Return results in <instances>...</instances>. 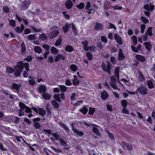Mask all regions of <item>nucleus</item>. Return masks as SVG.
Listing matches in <instances>:
<instances>
[{
  "label": "nucleus",
  "mask_w": 155,
  "mask_h": 155,
  "mask_svg": "<svg viewBox=\"0 0 155 155\" xmlns=\"http://www.w3.org/2000/svg\"><path fill=\"white\" fill-rule=\"evenodd\" d=\"M24 68H25L27 71H29V64L27 62L24 63L22 61L17 62V64L14 66V68L15 69H17L22 71Z\"/></svg>",
  "instance_id": "nucleus-1"
},
{
  "label": "nucleus",
  "mask_w": 155,
  "mask_h": 155,
  "mask_svg": "<svg viewBox=\"0 0 155 155\" xmlns=\"http://www.w3.org/2000/svg\"><path fill=\"white\" fill-rule=\"evenodd\" d=\"M112 66L111 64L108 61L107 65L104 62H103L102 63L101 66L103 70L104 71L107 72L109 74H111L110 70L111 69Z\"/></svg>",
  "instance_id": "nucleus-2"
},
{
  "label": "nucleus",
  "mask_w": 155,
  "mask_h": 155,
  "mask_svg": "<svg viewBox=\"0 0 155 155\" xmlns=\"http://www.w3.org/2000/svg\"><path fill=\"white\" fill-rule=\"evenodd\" d=\"M136 91H137L141 95H144L147 94L148 89L143 85H142L136 89Z\"/></svg>",
  "instance_id": "nucleus-3"
},
{
  "label": "nucleus",
  "mask_w": 155,
  "mask_h": 155,
  "mask_svg": "<svg viewBox=\"0 0 155 155\" xmlns=\"http://www.w3.org/2000/svg\"><path fill=\"white\" fill-rule=\"evenodd\" d=\"M31 2L30 0H25L23 2L20 7L21 10H25L29 7L31 3Z\"/></svg>",
  "instance_id": "nucleus-4"
},
{
  "label": "nucleus",
  "mask_w": 155,
  "mask_h": 155,
  "mask_svg": "<svg viewBox=\"0 0 155 155\" xmlns=\"http://www.w3.org/2000/svg\"><path fill=\"white\" fill-rule=\"evenodd\" d=\"M71 126L72 130L74 133L76 134L80 137H81L84 135V133L82 131H79L76 128H74V124L73 123H71Z\"/></svg>",
  "instance_id": "nucleus-5"
},
{
  "label": "nucleus",
  "mask_w": 155,
  "mask_h": 155,
  "mask_svg": "<svg viewBox=\"0 0 155 155\" xmlns=\"http://www.w3.org/2000/svg\"><path fill=\"white\" fill-rule=\"evenodd\" d=\"M57 55L54 56V61L55 62H56L58 61L60 59L64 61L66 58V57L64 55L60 54H57Z\"/></svg>",
  "instance_id": "nucleus-6"
},
{
  "label": "nucleus",
  "mask_w": 155,
  "mask_h": 155,
  "mask_svg": "<svg viewBox=\"0 0 155 155\" xmlns=\"http://www.w3.org/2000/svg\"><path fill=\"white\" fill-rule=\"evenodd\" d=\"M125 58V56L124 55L123 50L121 48H119L118 54L117 59L120 61H123Z\"/></svg>",
  "instance_id": "nucleus-7"
},
{
  "label": "nucleus",
  "mask_w": 155,
  "mask_h": 155,
  "mask_svg": "<svg viewBox=\"0 0 155 155\" xmlns=\"http://www.w3.org/2000/svg\"><path fill=\"white\" fill-rule=\"evenodd\" d=\"M101 97L103 100H106L109 97V95L107 92L105 90H103L101 93Z\"/></svg>",
  "instance_id": "nucleus-8"
},
{
  "label": "nucleus",
  "mask_w": 155,
  "mask_h": 155,
  "mask_svg": "<svg viewBox=\"0 0 155 155\" xmlns=\"http://www.w3.org/2000/svg\"><path fill=\"white\" fill-rule=\"evenodd\" d=\"M59 33L58 30H54L49 33V37L50 38L52 39L56 36Z\"/></svg>",
  "instance_id": "nucleus-9"
},
{
  "label": "nucleus",
  "mask_w": 155,
  "mask_h": 155,
  "mask_svg": "<svg viewBox=\"0 0 155 155\" xmlns=\"http://www.w3.org/2000/svg\"><path fill=\"white\" fill-rule=\"evenodd\" d=\"M114 38L116 40L117 42L119 45H121L123 44V41L121 37L117 34H114Z\"/></svg>",
  "instance_id": "nucleus-10"
},
{
  "label": "nucleus",
  "mask_w": 155,
  "mask_h": 155,
  "mask_svg": "<svg viewBox=\"0 0 155 155\" xmlns=\"http://www.w3.org/2000/svg\"><path fill=\"white\" fill-rule=\"evenodd\" d=\"M38 90L39 92L43 94L45 92L47 91L46 87L45 85H41L38 87Z\"/></svg>",
  "instance_id": "nucleus-11"
},
{
  "label": "nucleus",
  "mask_w": 155,
  "mask_h": 155,
  "mask_svg": "<svg viewBox=\"0 0 155 155\" xmlns=\"http://www.w3.org/2000/svg\"><path fill=\"white\" fill-rule=\"evenodd\" d=\"M136 59L140 62H143L145 61V58L143 55L137 54L135 56Z\"/></svg>",
  "instance_id": "nucleus-12"
},
{
  "label": "nucleus",
  "mask_w": 155,
  "mask_h": 155,
  "mask_svg": "<svg viewBox=\"0 0 155 155\" xmlns=\"http://www.w3.org/2000/svg\"><path fill=\"white\" fill-rule=\"evenodd\" d=\"M66 7L68 9H70L72 8L73 6L72 2L71 0H67L65 4Z\"/></svg>",
  "instance_id": "nucleus-13"
},
{
  "label": "nucleus",
  "mask_w": 155,
  "mask_h": 155,
  "mask_svg": "<svg viewBox=\"0 0 155 155\" xmlns=\"http://www.w3.org/2000/svg\"><path fill=\"white\" fill-rule=\"evenodd\" d=\"M103 28V26L102 24L98 22L95 23L94 26V29L95 30L97 31L100 30H102Z\"/></svg>",
  "instance_id": "nucleus-14"
},
{
  "label": "nucleus",
  "mask_w": 155,
  "mask_h": 155,
  "mask_svg": "<svg viewBox=\"0 0 155 155\" xmlns=\"http://www.w3.org/2000/svg\"><path fill=\"white\" fill-rule=\"evenodd\" d=\"M21 86V84H18L16 83H12V89L13 90H15L17 92L19 91V90L20 87Z\"/></svg>",
  "instance_id": "nucleus-15"
},
{
  "label": "nucleus",
  "mask_w": 155,
  "mask_h": 155,
  "mask_svg": "<svg viewBox=\"0 0 155 155\" xmlns=\"http://www.w3.org/2000/svg\"><path fill=\"white\" fill-rule=\"evenodd\" d=\"M71 24L66 23L65 25L63 26L62 28V29L64 33H66L68 31L69 28L70 27Z\"/></svg>",
  "instance_id": "nucleus-16"
},
{
  "label": "nucleus",
  "mask_w": 155,
  "mask_h": 155,
  "mask_svg": "<svg viewBox=\"0 0 155 155\" xmlns=\"http://www.w3.org/2000/svg\"><path fill=\"white\" fill-rule=\"evenodd\" d=\"M78 111L84 115L87 112L88 109L85 106H84L82 108L79 109Z\"/></svg>",
  "instance_id": "nucleus-17"
},
{
  "label": "nucleus",
  "mask_w": 155,
  "mask_h": 155,
  "mask_svg": "<svg viewBox=\"0 0 155 155\" xmlns=\"http://www.w3.org/2000/svg\"><path fill=\"white\" fill-rule=\"evenodd\" d=\"M143 44L145 45L146 49L148 51H150L152 49V45L149 42H145Z\"/></svg>",
  "instance_id": "nucleus-18"
},
{
  "label": "nucleus",
  "mask_w": 155,
  "mask_h": 155,
  "mask_svg": "<svg viewBox=\"0 0 155 155\" xmlns=\"http://www.w3.org/2000/svg\"><path fill=\"white\" fill-rule=\"evenodd\" d=\"M38 114L42 116L45 115L46 114V112L45 110L42 108L38 107Z\"/></svg>",
  "instance_id": "nucleus-19"
},
{
  "label": "nucleus",
  "mask_w": 155,
  "mask_h": 155,
  "mask_svg": "<svg viewBox=\"0 0 155 155\" xmlns=\"http://www.w3.org/2000/svg\"><path fill=\"white\" fill-rule=\"evenodd\" d=\"M51 53L54 55H56L59 53V51L55 47L52 46L50 49Z\"/></svg>",
  "instance_id": "nucleus-20"
},
{
  "label": "nucleus",
  "mask_w": 155,
  "mask_h": 155,
  "mask_svg": "<svg viewBox=\"0 0 155 155\" xmlns=\"http://www.w3.org/2000/svg\"><path fill=\"white\" fill-rule=\"evenodd\" d=\"M82 44H83V47L84 49L86 51H88V46H87L88 42L87 40H85L84 41L82 42Z\"/></svg>",
  "instance_id": "nucleus-21"
},
{
  "label": "nucleus",
  "mask_w": 155,
  "mask_h": 155,
  "mask_svg": "<svg viewBox=\"0 0 155 155\" xmlns=\"http://www.w3.org/2000/svg\"><path fill=\"white\" fill-rule=\"evenodd\" d=\"M139 75L138 76V78L139 80L140 81H143L145 80V78L144 76L143 75L142 72H141L139 70Z\"/></svg>",
  "instance_id": "nucleus-22"
},
{
  "label": "nucleus",
  "mask_w": 155,
  "mask_h": 155,
  "mask_svg": "<svg viewBox=\"0 0 155 155\" xmlns=\"http://www.w3.org/2000/svg\"><path fill=\"white\" fill-rule=\"evenodd\" d=\"M65 50L67 52H71L73 51L74 48L71 46L68 45L65 47Z\"/></svg>",
  "instance_id": "nucleus-23"
},
{
  "label": "nucleus",
  "mask_w": 155,
  "mask_h": 155,
  "mask_svg": "<svg viewBox=\"0 0 155 155\" xmlns=\"http://www.w3.org/2000/svg\"><path fill=\"white\" fill-rule=\"evenodd\" d=\"M71 25L72 30L74 34L75 35H77L78 34V31L74 24L73 23H71Z\"/></svg>",
  "instance_id": "nucleus-24"
},
{
  "label": "nucleus",
  "mask_w": 155,
  "mask_h": 155,
  "mask_svg": "<svg viewBox=\"0 0 155 155\" xmlns=\"http://www.w3.org/2000/svg\"><path fill=\"white\" fill-rule=\"evenodd\" d=\"M42 96L44 99L47 100H49L51 97V96L48 94L46 92L43 94Z\"/></svg>",
  "instance_id": "nucleus-25"
},
{
  "label": "nucleus",
  "mask_w": 155,
  "mask_h": 155,
  "mask_svg": "<svg viewBox=\"0 0 155 155\" xmlns=\"http://www.w3.org/2000/svg\"><path fill=\"white\" fill-rule=\"evenodd\" d=\"M39 39L41 40L44 41L47 39V37L46 35L44 33H42L39 35Z\"/></svg>",
  "instance_id": "nucleus-26"
},
{
  "label": "nucleus",
  "mask_w": 155,
  "mask_h": 155,
  "mask_svg": "<svg viewBox=\"0 0 155 155\" xmlns=\"http://www.w3.org/2000/svg\"><path fill=\"white\" fill-rule=\"evenodd\" d=\"M62 38L60 36L56 41L54 45L55 46L57 47L61 45L62 43Z\"/></svg>",
  "instance_id": "nucleus-27"
},
{
  "label": "nucleus",
  "mask_w": 155,
  "mask_h": 155,
  "mask_svg": "<svg viewBox=\"0 0 155 155\" xmlns=\"http://www.w3.org/2000/svg\"><path fill=\"white\" fill-rule=\"evenodd\" d=\"M86 56L87 57V60L89 61H91L93 58L92 54L89 52H87L86 53Z\"/></svg>",
  "instance_id": "nucleus-28"
},
{
  "label": "nucleus",
  "mask_w": 155,
  "mask_h": 155,
  "mask_svg": "<svg viewBox=\"0 0 155 155\" xmlns=\"http://www.w3.org/2000/svg\"><path fill=\"white\" fill-rule=\"evenodd\" d=\"M35 51L38 54H40L42 52L41 48L38 46H36L34 48Z\"/></svg>",
  "instance_id": "nucleus-29"
},
{
  "label": "nucleus",
  "mask_w": 155,
  "mask_h": 155,
  "mask_svg": "<svg viewBox=\"0 0 155 155\" xmlns=\"http://www.w3.org/2000/svg\"><path fill=\"white\" fill-rule=\"evenodd\" d=\"M15 71L14 73V75L16 77H19L21 75L22 71L18 69H15Z\"/></svg>",
  "instance_id": "nucleus-30"
},
{
  "label": "nucleus",
  "mask_w": 155,
  "mask_h": 155,
  "mask_svg": "<svg viewBox=\"0 0 155 155\" xmlns=\"http://www.w3.org/2000/svg\"><path fill=\"white\" fill-rule=\"evenodd\" d=\"M51 103L54 108H58L59 107L58 104L55 100L52 101Z\"/></svg>",
  "instance_id": "nucleus-31"
},
{
  "label": "nucleus",
  "mask_w": 155,
  "mask_h": 155,
  "mask_svg": "<svg viewBox=\"0 0 155 155\" xmlns=\"http://www.w3.org/2000/svg\"><path fill=\"white\" fill-rule=\"evenodd\" d=\"M147 85L150 89H152L154 88V86L152 81L151 80H148L147 82Z\"/></svg>",
  "instance_id": "nucleus-32"
},
{
  "label": "nucleus",
  "mask_w": 155,
  "mask_h": 155,
  "mask_svg": "<svg viewBox=\"0 0 155 155\" xmlns=\"http://www.w3.org/2000/svg\"><path fill=\"white\" fill-rule=\"evenodd\" d=\"M119 71L120 68L118 66L117 68H115V76L117 78H119Z\"/></svg>",
  "instance_id": "nucleus-33"
},
{
  "label": "nucleus",
  "mask_w": 155,
  "mask_h": 155,
  "mask_svg": "<svg viewBox=\"0 0 155 155\" xmlns=\"http://www.w3.org/2000/svg\"><path fill=\"white\" fill-rule=\"evenodd\" d=\"M6 70L8 74H12L14 72V70L12 67H7Z\"/></svg>",
  "instance_id": "nucleus-34"
},
{
  "label": "nucleus",
  "mask_w": 155,
  "mask_h": 155,
  "mask_svg": "<svg viewBox=\"0 0 155 155\" xmlns=\"http://www.w3.org/2000/svg\"><path fill=\"white\" fill-rule=\"evenodd\" d=\"M59 124L60 126L63 128L66 131L68 132L69 131V129L63 123L61 122L59 123Z\"/></svg>",
  "instance_id": "nucleus-35"
},
{
  "label": "nucleus",
  "mask_w": 155,
  "mask_h": 155,
  "mask_svg": "<svg viewBox=\"0 0 155 155\" xmlns=\"http://www.w3.org/2000/svg\"><path fill=\"white\" fill-rule=\"evenodd\" d=\"M54 98L57 101L60 102L61 101L60 97V94H54L53 96Z\"/></svg>",
  "instance_id": "nucleus-36"
},
{
  "label": "nucleus",
  "mask_w": 155,
  "mask_h": 155,
  "mask_svg": "<svg viewBox=\"0 0 155 155\" xmlns=\"http://www.w3.org/2000/svg\"><path fill=\"white\" fill-rule=\"evenodd\" d=\"M21 52L22 53H25L26 51V48L25 46V44L24 42L22 43L21 45Z\"/></svg>",
  "instance_id": "nucleus-37"
},
{
  "label": "nucleus",
  "mask_w": 155,
  "mask_h": 155,
  "mask_svg": "<svg viewBox=\"0 0 155 155\" xmlns=\"http://www.w3.org/2000/svg\"><path fill=\"white\" fill-rule=\"evenodd\" d=\"M133 44L134 45H136L137 43V37L135 35H133L131 37Z\"/></svg>",
  "instance_id": "nucleus-38"
},
{
  "label": "nucleus",
  "mask_w": 155,
  "mask_h": 155,
  "mask_svg": "<svg viewBox=\"0 0 155 155\" xmlns=\"http://www.w3.org/2000/svg\"><path fill=\"white\" fill-rule=\"evenodd\" d=\"M3 10L5 13H8L10 11V9L7 6H4L2 7Z\"/></svg>",
  "instance_id": "nucleus-39"
},
{
  "label": "nucleus",
  "mask_w": 155,
  "mask_h": 155,
  "mask_svg": "<svg viewBox=\"0 0 155 155\" xmlns=\"http://www.w3.org/2000/svg\"><path fill=\"white\" fill-rule=\"evenodd\" d=\"M28 39L29 40H35L36 38L35 35L34 34H32L28 35Z\"/></svg>",
  "instance_id": "nucleus-40"
},
{
  "label": "nucleus",
  "mask_w": 155,
  "mask_h": 155,
  "mask_svg": "<svg viewBox=\"0 0 155 155\" xmlns=\"http://www.w3.org/2000/svg\"><path fill=\"white\" fill-rule=\"evenodd\" d=\"M60 89L61 91L62 92H65L67 89V87L64 85H60Z\"/></svg>",
  "instance_id": "nucleus-41"
},
{
  "label": "nucleus",
  "mask_w": 155,
  "mask_h": 155,
  "mask_svg": "<svg viewBox=\"0 0 155 155\" xmlns=\"http://www.w3.org/2000/svg\"><path fill=\"white\" fill-rule=\"evenodd\" d=\"M95 111V109L94 108L90 107L89 108L88 114L90 115H92L94 114Z\"/></svg>",
  "instance_id": "nucleus-42"
},
{
  "label": "nucleus",
  "mask_w": 155,
  "mask_h": 155,
  "mask_svg": "<svg viewBox=\"0 0 155 155\" xmlns=\"http://www.w3.org/2000/svg\"><path fill=\"white\" fill-rule=\"evenodd\" d=\"M92 130L93 132L97 134V135L99 136L101 135L100 131L97 128L94 127L93 128Z\"/></svg>",
  "instance_id": "nucleus-43"
},
{
  "label": "nucleus",
  "mask_w": 155,
  "mask_h": 155,
  "mask_svg": "<svg viewBox=\"0 0 155 155\" xmlns=\"http://www.w3.org/2000/svg\"><path fill=\"white\" fill-rule=\"evenodd\" d=\"M70 69L73 71L75 72L77 70V67L75 64H72L70 66Z\"/></svg>",
  "instance_id": "nucleus-44"
},
{
  "label": "nucleus",
  "mask_w": 155,
  "mask_h": 155,
  "mask_svg": "<svg viewBox=\"0 0 155 155\" xmlns=\"http://www.w3.org/2000/svg\"><path fill=\"white\" fill-rule=\"evenodd\" d=\"M147 33L148 35L150 36H152L153 34L152 32V27H149L147 29Z\"/></svg>",
  "instance_id": "nucleus-45"
},
{
  "label": "nucleus",
  "mask_w": 155,
  "mask_h": 155,
  "mask_svg": "<svg viewBox=\"0 0 155 155\" xmlns=\"http://www.w3.org/2000/svg\"><path fill=\"white\" fill-rule=\"evenodd\" d=\"M106 132L108 134L110 138L112 140H114L115 139V138L113 134L110 132H109L107 130H106Z\"/></svg>",
  "instance_id": "nucleus-46"
},
{
  "label": "nucleus",
  "mask_w": 155,
  "mask_h": 155,
  "mask_svg": "<svg viewBox=\"0 0 155 155\" xmlns=\"http://www.w3.org/2000/svg\"><path fill=\"white\" fill-rule=\"evenodd\" d=\"M141 21L144 24H147L149 22V20L145 17L142 16L141 17Z\"/></svg>",
  "instance_id": "nucleus-47"
},
{
  "label": "nucleus",
  "mask_w": 155,
  "mask_h": 155,
  "mask_svg": "<svg viewBox=\"0 0 155 155\" xmlns=\"http://www.w3.org/2000/svg\"><path fill=\"white\" fill-rule=\"evenodd\" d=\"M108 24L109 25V26L107 28V29H114L115 30H116L117 28L113 24L110 22H109L108 23Z\"/></svg>",
  "instance_id": "nucleus-48"
},
{
  "label": "nucleus",
  "mask_w": 155,
  "mask_h": 155,
  "mask_svg": "<svg viewBox=\"0 0 155 155\" xmlns=\"http://www.w3.org/2000/svg\"><path fill=\"white\" fill-rule=\"evenodd\" d=\"M29 84L30 85L33 86L36 83V81L35 79H29L28 81Z\"/></svg>",
  "instance_id": "nucleus-49"
},
{
  "label": "nucleus",
  "mask_w": 155,
  "mask_h": 155,
  "mask_svg": "<svg viewBox=\"0 0 155 155\" xmlns=\"http://www.w3.org/2000/svg\"><path fill=\"white\" fill-rule=\"evenodd\" d=\"M124 145L126 146L127 149L128 150H132L133 147L131 144H130L129 143H124Z\"/></svg>",
  "instance_id": "nucleus-50"
},
{
  "label": "nucleus",
  "mask_w": 155,
  "mask_h": 155,
  "mask_svg": "<svg viewBox=\"0 0 155 155\" xmlns=\"http://www.w3.org/2000/svg\"><path fill=\"white\" fill-rule=\"evenodd\" d=\"M121 105L124 108H126L127 105V102L126 100H122L121 101Z\"/></svg>",
  "instance_id": "nucleus-51"
},
{
  "label": "nucleus",
  "mask_w": 155,
  "mask_h": 155,
  "mask_svg": "<svg viewBox=\"0 0 155 155\" xmlns=\"http://www.w3.org/2000/svg\"><path fill=\"white\" fill-rule=\"evenodd\" d=\"M76 6L78 9H81L84 7V4L83 2H81L79 5H77Z\"/></svg>",
  "instance_id": "nucleus-52"
},
{
  "label": "nucleus",
  "mask_w": 155,
  "mask_h": 155,
  "mask_svg": "<svg viewBox=\"0 0 155 155\" xmlns=\"http://www.w3.org/2000/svg\"><path fill=\"white\" fill-rule=\"evenodd\" d=\"M79 81L77 79H74L73 80V84L74 86H77L79 83Z\"/></svg>",
  "instance_id": "nucleus-53"
},
{
  "label": "nucleus",
  "mask_w": 155,
  "mask_h": 155,
  "mask_svg": "<svg viewBox=\"0 0 155 155\" xmlns=\"http://www.w3.org/2000/svg\"><path fill=\"white\" fill-rule=\"evenodd\" d=\"M96 49V48L94 46H88V51H90L91 52H94L95 50Z\"/></svg>",
  "instance_id": "nucleus-54"
},
{
  "label": "nucleus",
  "mask_w": 155,
  "mask_h": 155,
  "mask_svg": "<svg viewBox=\"0 0 155 155\" xmlns=\"http://www.w3.org/2000/svg\"><path fill=\"white\" fill-rule=\"evenodd\" d=\"M83 102V101H78L76 103H74L73 104L71 103V104L74 106H79Z\"/></svg>",
  "instance_id": "nucleus-55"
},
{
  "label": "nucleus",
  "mask_w": 155,
  "mask_h": 155,
  "mask_svg": "<svg viewBox=\"0 0 155 155\" xmlns=\"http://www.w3.org/2000/svg\"><path fill=\"white\" fill-rule=\"evenodd\" d=\"M59 142L61 145L64 147H65L67 146V143L65 142L61 138L59 139Z\"/></svg>",
  "instance_id": "nucleus-56"
},
{
  "label": "nucleus",
  "mask_w": 155,
  "mask_h": 155,
  "mask_svg": "<svg viewBox=\"0 0 155 155\" xmlns=\"http://www.w3.org/2000/svg\"><path fill=\"white\" fill-rule=\"evenodd\" d=\"M0 149L2 151H6L8 150V149L6 148H4L3 144L0 142Z\"/></svg>",
  "instance_id": "nucleus-57"
},
{
  "label": "nucleus",
  "mask_w": 155,
  "mask_h": 155,
  "mask_svg": "<svg viewBox=\"0 0 155 155\" xmlns=\"http://www.w3.org/2000/svg\"><path fill=\"white\" fill-rule=\"evenodd\" d=\"M9 25L13 27H15L16 26L15 21L13 19L10 20L9 21Z\"/></svg>",
  "instance_id": "nucleus-58"
},
{
  "label": "nucleus",
  "mask_w": 155,
  "mask_h": 155,
  "mask_svg": "<svg viewBox=\"0 0 155 155\" xmlns=\"http://www.w3.org/2000/svg\"><path fill=\"white\" fill-rule=\"evenodd\" d=\"M19 106L22 109H24L26 107V105L24 103L22 102H19Z\"/></svg>",
  "instance_id": "nucleus-59"
},
{
  "label": "nucleus",
  "mask_w": 155,
  "mask_h": 155,
  "mask_svg": "<svg viewBox=\"0 0 155 155\" xmlns=\"http://www.w3.org/2000/svg\"><path fill=\"white\" fill-rule=\"evenodd\" d=\"M110 85L114 89L120 90L119 88H118V87L116 85L113 83H110Z\"/></svg>",
  "instance_id": "nucleus-60"
},
{
  "label": "nucleus",
  "mask_w": 155,
  "mask_h": 155,
  "mask_svg": "<svg viewBox=\"0 0 155 155\" xmlns=\"http://www.w3.org/2000/svg\"><path fill=\"white\" fill-rule=\"evenodd\" d=\"M46 110L47 112V115L48 117H51V109L49 108L46 107Z\"/></svg>",
  "instance_id": "nucleus-61"
},
{
  "label": "nucleus",
  "mask_w": 155,
  "mask_h": 155,
  "mask_svg": "<svg viewBox=\"0 0 155 155\" xmlns=\"http://www.w3.org/2000/svg\"><path fill=\"white\" fill-rule=\"evenodd\" d=\"M33 59L32 57L31 56H28L26 58H24V60L28 62H31V61Z\"/></svg>",
  "instance_id": "nucleus-62"
},
{
  "label": "nucleus",
  "mask_w": 155,
  "mask_h": 155,
  "mask_svg": "<svg viewBox=\"0 0 155 155\" xmlns=\"http://www.w3.org/2000/svg\"><path fill=\"white\" fill-rule=\"evenodd\" d=\"M140 32L141 33H143L144 32V30L146 28L145 25L144 24H142L140 26Z\"/></svg>",
  "instance_id": "nucleus-63"
},
{
  "label": "nucleus",
  "mask_w": 155,
  "mask_h": 155,
  "mask_svg": "<svg viewBox=\"0 0 155 155\" xmlns=\"http://www.w3.org/2000/svg\"><path fill=\"white\" fill-rule=\"evenodd\" d=\"M34 125L35 127L37 129H39L41 127L40 124L38 122L34 123Z\"/></svg>",
  "instance_id": "nucleus-64"
}]
</instances>
